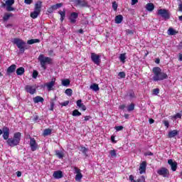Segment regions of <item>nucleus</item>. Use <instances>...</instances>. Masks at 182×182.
<instances>
[{
  "mask_svg": "<svg viewBox=\"0 0 182 182\" xmlns=\"http://www.w3.org/2000/svg\"><path fill=\"white\" fill-rule=\"evenodd\" d=\"M3 139L4 140H6V144L10 147H15L16 146H19L21 143V137H22V133L21 132H15L12 138H9V129L8 127H3Z\"/></svg>",
  "mask_w": 182,
  "mask_h": 182,
  "instance_id": "nucleus-1",
  "label": "nucleus"
},
{
  "mask_svg": "<svg viewBox=\"0 0 182 182\" xmlns=\"http://www.w3.org/2000/svg\"><path fill=\"white\" fill-rule=\"evenodd\" d=\"M152 72L154 73L153 80L154 82H159L160 80H164L168 77L167 73L161 72L160 67L153 68Z\"/></svg>",
  "mask_w": 182,
  "mask_h": 182,
  "instance_id": "nucleus-2",
  "label": "nucleus"
},
{
  "mask_svg": "<svg viewBox=\"0 0 182 182\" xmlns=\"http://www.w3.org/2000/svg\"><path fill=\"white\" fill-rule=\"evenodd\" d=\"M13 43L17 46L21 53H24L25 50L28 49V48H26V43L21 38H15L13 41Z\"/></svg>",
  "mask_w": 182,
  "mask_h": 182,
  "instance_id": "nucleus-3",
  "label": "nucleus"
},
{
  "mask_svg": "<svg viewBox=\"0 0 182 182\" xmlns=\"http://www.w3.org/2000/svg\"><path fill=\"white\" fill-rule=\"evenodd\" d=\"M38 61L40 62L42 69H43V70H46V65H50V63H52V58L45 57L43 54H41L38 56Z\"/></svg>",
  "mask_w": 182,
  "mask_h": 182,
  "instance_id": "nucleus-4",
  "label": "nucleus"
},
{
  "mask_svg": "<svg viewBox=\"0 0 182 182\" xmlns=\"http://www.w3.org/2000/svg\"><path fill=\"white\" fill-rule=\"evenodd\" d=\"M158 16H161L165 21L170 19V11L166 9H160L157 11Z\"/></svg>",
  "mask_w": 182,
  "mask_h": 182,
  "instance_id": "nucleus-5",
  "label": "nucleus"
},
{
  "mask_svg": "<svg viewBox=\"0 0 182 182\" xmlns=\"http://www.w3.org/2000/svg\"><path fill=\"white\" fill-rule=\"evenodd\" d=\"M91 60L95 63V65H97V66H100V63L102 62V60H100V55H97L95 53H91Z\"/></svg>",
  "mask_w": 182,
  "mask_h": 182,
  "instance_id": "nucleus-6",
  "label": "nucleus"
},
{
  "mask_svg": "<svg viewBox=\"0 0 182 182\" xmlns=\"http://www.w3.org/2000/svg\"><path fill=\"white\" fill-rule=\"evenodd\" d=\"M157 174H159V176H162V177L166 178L168 177L170 171H168V169H167V168L162 167L157 171Z\"/></svg>",
  "mask_w": 182,
  "mask_h": 182,
  "instance_id": "nucleus-7",
  "label": "nucleus"
},
{
  "mask_svg": "<svg viewBox=\"0 0 182 182\" xmlns=\"http://www.w3.org/2000/svg\"><path fill=\"white\" fill-rule=\"evenodd\" d=\"M63 6V3H58L56 4H54L53 6H50L47 10V12L48 14H53L54 11H56V9H59V8H62Z\"/></svg>",
  "mask_w": 182,
  "mask_h": 182,
  "instance_id": "nucleus-8",
  "label": "nucleus"
},
{
  "mask_svg": "<svg viewBox=\"0 0 182 182\" xmlns=\"http://www.w3.org/2000/svg\"><path fill=\"white\" fill-rule=\"evenodd\" d=\"M30 139V147L31 151H36L38 150V143H36V139L35 138L29 137Z\"/></svg>",
  "mask_w": 182,
  "mask_h": 182,
  "instance_id": "nucleus-9",
  "label": "nucleus"
},
{
  "mask_svg": "<svg viewBox=\"0 0 182 182\" xmlns=\"http://www.w3.org/2000/svg\"><path fill=\"white\" fill-rule=\"evenodd\" d=\"M24 89L26 92L30 93V95H35V93H36V87L35 85H27L25 86Z\"/></svg>",
  "mask_w": 182,
  "mask_h": 182,
  "instance_id": "nucleus-10",
  "label": "nucleus"
},
{
  "mask_svg": "<svg viewBox=\"0 0 182 182\" xmlns=\"http://www.w3.org/2000/svg\"><path fill=\"white\" fill-rule=\"evenodd\" d=\"M147 167V162L146 161H142L139 165V173L144 174L146 173V168Z\"/></svg>",
  "mask_w": 182,
  "mask_h": 182,
  "instance_id": "nucleus-11",
  "label": "nucleus"
},
{
  "mask_svg": "<svg viewBox=\"0 0 182 182\" xmlns=\"http://www.w3.org/2000/svg\"><path fill=\"white\" fill-rule=\"evenodd\" d=\"M79 17V14L76 12H73L70 14V17H69V21L70 23H76V20Z\"/></svg>",
  "mask_w": 182,
  "mask_h": 182,
  "instance_id": "nucleus-12",
  "label": "nucleus"
},
{
  "mask_svg": "<svg viewBox=\"0 0 182 182\" xmlns=\"http://www.w3.org/2000/svg\"><path fill=\"white\" fill-rule=\"evenodd\" d=\"M74 168L76 173L75 181L80 182L82 178H83V175H82V173H80V169L77 168V167H75Z\"/></svg>",
  "mask_w": 182,
  "mask_h": 182,
  "instance_id": "nucleus-13",
  "label": "nucleus"
},
{
  "mask_svg": "<svg viewBox=\"0 0 182 182\" xmlns=\"http://www.w3.org/2000/svg\"><path fill=\"white\" fill-rule=\"evenodd\" d=\"M73 2H75L77 5L82 6V8L87 7L88 4L86 0H72Z\"/></svg>",
  "mask_w": 182,
  "mask_h": 182,
  "instance_id": "nucleus-14",
  "label": "nucleus"
},
{
  "mask_svg": "<svg viewBox=\"0 0 182 182\" xmlns=\"http://www.w3.org/2000/svg\"><path fill=\"white\" fill-rule=\"evenodd\" d=\"M55 82H56L55 78L53 79L50 82L46 83V86L47 87V89L49 92H50V90H53V86H55Z\"/></svg>",
  "mask_w": 182,
  "mask_h": 182,
  "instance_id": "nucleus-15",
  "label": "nucleus"
},
{
  "mask_svg": "<svg viewBox=\"0 0 182 182\" xmlns=\"http://www.w3.org/2000/svg\"><path fill=\"white\" fill-rule=\"evenodd\" d=\"M168 164L171 166L172 171H176V170H177V162H173V159H168Z\"/></svg>",
  "mask_w": 182,
  "mask_h": 182,
  "instance_id": "nucleus-16",
  "label": "nucleus"
},
{
  "mask_svg": "<svg viewBox=\"0 0 182 182\" xmlns=\"http://www.w3.org/2000/svg\"><path fill=\"white\" fill-rule=\"evenodd\" d=\"M53 177L57 179L62 178V177H63V172H62V171H54Z\"/></svg>",
  "mask_w": 182,
  "mask_h": 182,
  "instance_id": "nucleus-17",
  "label": "nucleus"
},
{
  "mask_svg": "<svg viewBox=\"0 0 182 182\" xmlns=\"http://www.w3.org/2000/svg\"><path fill=\"white\" fill-rule=\"evenodd\" d=\"M76 103L77 106L83 112H85V110L87 109V107H86V106L84 105L83 103H82V100H77Z\"/></svg>",
  "mask_w": 182,
  "mask_h": 182,
  "instance_id": "nucleus-18",
  "label": "nucleus"
},
{
  "mask_svg": "<svg viewBox=\"0 0 182 182\" xmlns=\"http://www.w3.org/2000/svg\"><path fill=\"white\" fill-rule=\"evenodd\" d=\"M14 14L12 13H5L3 16V21L8 22L9 21V18H13Z\"/></svg>",
  "mask_w": 182,
  "mask_h": 182,
  "instance_id": "nucleus-19",
  "label": "nucleus"
},
{
  "mask_svg": "<svg viewBox=\"0 0 182 182\" xmlns=\"http://www.w3.org/2000/svg\"><path fill=\"white\" fill-rule=\"evenodd\" d=\"M178 134V131L177 129H174L172 131H170L168 134V137L169 139H173V137H176Z\"/></svg>",
  "mask_w": 182,
  "mask_h": 182,
  "instance_id": "nucleus-20",
  "label": "nucleus"
},
{
  "mask_svg": "<svg viewBox=\"0 0 182 182\" xmlns=\"http://www.w3.org/2000/svg\"><path fill=\"white\" fill-rule=\"evenodd\" d=\"M41 9H42V1H37L36 4H35L34 11L41 13Z\"/></svg>",
  "mask_w": 182,
  "mask_h": 182,
  "instance_id": "nucleus-21",
  "label": "nucleus"
},
{
  "mask_svg": "<svg viewBox=\"0 0 182 182\" xmlns=\"http://www.w3.org/2000/svg\"><path fill=\"white\" fill-rule=\"evenodd\" d=\"M34 103H43L45 102V99L41 96H36L33 98Z\"/></svg>",
  "mask_w": 182,
  "mask_h": 182,
  "instance_id": "nucleus-22",
  "label": "nucleus"
},
{
  "mask_svg": "<svg viewBox=\"0 0 182 182\" xmlns=\"http://www.w3.org/2000/svg\"><path fill=\"white\" fill-rule=\"evenodd\" d=\"M58 14L60 15L61 22H63V21H65V18H66V10L65 9L63 11L60 10Z\"/></svg>",
  "mask_w": 182,
  "mask_h": 182,
  "instance_id": "nucleus-23",
  "label": "nucleus"
},
{
  "mask_svg": "<svg viewBox=\"0 0 182 182\" xmlns=\"http://www.w3.org/2000/svg\"><path fill=\"white\" fill-rule=\"evenodd\" d=\"M146 9L149 11V12L154 11V4L153 3H148L146 5Z\"/></svg>",
  "mask_w": 182,
  "mask_h": 182,
  "instance_id": "nucleus-24",
  "label": "nucleus"
},
{
  "mask_svg": "<svg viewBox=\"0 0 182 182\" xmlns=\"http://www.w3.org/2000/svg\"><path fill=\"white\" fill-rule=\"evenodd\" d=\"M16 70V65L13 64L7 68V73H14Z\"/></svg>",
  "mask_w": 182,
  "mask_h": 182,
  "instance_id": "nucleus-25",
  "label": "nucleus"
},
{
  "mask_svg": "<svg viewBox=\"0 0 182 182\" xmlns=\"http://www.w3.org/2000/svg\"><path fill=\"white\" fill-rule=\"evenodd\" d=\"M17 76H22L25 73V68L23 67H20L16 70Z\"/></svg>",
  "mask_w": 182,
  "mask_h": 182,
  "instance_id": "nucleus-26",
  "label": "nucleus"
},
{
  "mask_svg": "<svg viewBox=\"0 0 182 182\" xmlns=\"http://www.w3.org/2000/svg\"><path fill=\"white\" fill-rule=\"evenodd\" d=\"M55 154L58 157V159H63L65 157V154H63V151H59V150H55Z\"/></svg>",
  "mask_w": 182,
  "mask_h": 182,
  "instance_id": "nucleus-27",
  "label": "nucleus"
},
{
  "mask_svg": "<svg viewBox=\"0 0 182 182\" xmlns=\"http://www.w3.org/2000/svg\"><path fill=\"white\" fill-rule=\"evenodd\" d=\"M123 22V16L119 14L115 17V23H122Z\"/></svg>",
  "mask_w": 182,
  "mask_h": 182,
  "instance_id": "nucleus-28",
  "label": "nucleus"
},
{
  "mask_svg": "<svg viewBox=\"0 0 182 182\" xmlns=\"http://www.w3.org/2000/svg\"><path fill=\"white\" fill-rule=\"evenodd\" d=\"M39 14H41L39 11H36V10H34V11L31 13L30 16L33 19H36V18L39 16Z\"/></svg>",
  "mask_w": 182,
  "mask_h": 182,
  "instance_id": "nucleus-29",
  "label": "nucleus"
},
{
  "mask_svg": "<svg viewBox=\"0 0 182 182\" xmlns=\"http://www.w3.org/2000/svg\"><path fill=\"white\" fill-rule=\"evenodd\" d=\"M55 101H56V97L51 99V101L50 102V105L49 110H50L51 112H53V109L55 107Z\"/></svg>",
  "mask_w": 182,
  "mask_h": 182,
  "instance_id": "nucleus-30",
  "label": "nucleus"
},
{
  "mask_svg": "<svg viewBox=\"0 0 182 182\" xmlns=\"http://www.w3.org/2000/svg\"><path fill=\"white\" fill-rule=\"evenodd\" d=\"M39 42H41V40L38 38L27 41L28 45H33V43H39Z\"/></svg>",
  "mask_w": 182,
  "mask_h": 182,
  "instance_id": "nucleus-31",
  "label": "nucleus"
},
{
  "mask_svg": "<svg viewBox=\"0 0 182 182\" xmlns=\"http://www.w3.org/2000/svg\"><path fill=\"white\" fill-rule=\"evenodd\" d=\"M72 116L74 117H77L79 116H82V112H79L78 109H74L72 113Z\"/></svg>",
  "mask_w": 182,
  "mask_h": 182,
  "instance_id": "nucleus-32",
  "label": "nucleus"
},
{
  "mask_svg": "<svg viewBox=\"0 0 182 182\" xmlns=\"http://www.w3.org/2000/svg\"><path fill=\"white\" fill-rule=\"evenodd\" d=\"M119 60L122 63H126V53H121L119 55Z\"/></svg>",
  "mask_w": 182,
  "mask_h": 182,
  "instance_id": "nucleus-33",
  "label": "nucleus"
},
{
  "mask_svg": "<svg viewBox=\"0 0 182 182\" xmlns=\"http://www.w3.org/2000/svg\"><path fill=\"white\" fill-rule=\"evenodd\" d=\"M90 89H92L94 90V92H97L100 90L99 85H97V84H92L90 85Z\"/></svg>",
  "mask_w": 182,
  "mask_h": 182,
  "instance_id": "nucleus-34",
  "label": "nucleus"
},
{
  "mask_svg": "<svg viewBox=\"0 0 182 182\" xmlns=\"http://www.w3.org/2000/svg\"><path fill=\"white\" fill-rule=\"evenodd\" d=\"M62 85H63V86H65V87L69 86V85H70V80H69V79L63 80Z\"/></svg>",
  "mask_w": 182,
  "mask_h": 182,
  "instance_id": "nucleus-35",
  "label": "nucleus"
},
{
  "mask_svg": "<svg viewBox=\"0 0 182 182\" xmlns=\"http://www.w3.org/2000/svg\"><path fill=\"white\" fill-rule=\"evenodd\" d=\"M182 116V110L180 112V113H176L175 115L172 116V119H174V120H177V119H181Z\"/></svg>",
  "mask_w": 182,
  "mask_h": 182,
  "instance_id": "nucleus-36",
  "label": "nucleus"
},
{
  "mask_svg": "<svg viewBox=\"0 0 182 182\" xmlns=\"http://www.w3.org/2000/svg\"><path fill=\"white\" fill-rule=\"evenodd\" d=\"M65 95H67V96H72V95H73V90H72V89L70 88H68L67 90H65Z\"/></svg>",
  "mask_w": 182,
  "mask_h": 182,
  "instance_id": "nucleus-37",
  "label": "nucleus"
},
{
  "mask_svg": "<svg viewBox=\"0 0 182 182\" xmlns=\"http://www.w3.org/2000/svg\"><path fill=\"white\" fill-rule=\"evenodd\" d=\"M168 35H176L177 32L173 28H169L168 30Z\"/></svg>",
  "mask_w": 182,
  "mask_h": 182,
  "instance_id": "nucleus-38",
  "label": "nucleus"
},
{
  "mask_svg": "<svg viewBox=\"0 0 182 182\" xmlns=\"http://www.w3.org/2000/svg\"><path fill=\"white\" fill-rule=\"evenodd\" d=\"M133 110H134V103H131L127 107V112H133Z\"/></svg>",
  "mask_w": 182,
  "mask_h": 182,
  "instance_id": "nucleus-39",
  "label": "nucleus"
},
{
  "mask_svg": "<svg viewBox=\"0 0 182 182\" xmlns=\"http://www.w3.org/2000/svg\"><path fill=\"white\" fill-rule=\"evenodd\" d=\"M52 134V129H46L43 132L44 136H49V134Z\"/></svg>",
  "mask_w": 182,
  "mask_h": 182,
  "instance_id": "nucleus-40",
  "label": "nucleus"
},
{
  "mask_svg": "<svg viewBox=\"0 0 182 182\" xmlns=\"http://www.w3.org/2000/svg\"><path fill=\"white\" fill-rule=\"evenodd\" d=\"M6 4L7 6H12L15 4V0H7Z\"/></svg>",
  "mask_w": 182,
  "mask_h": 182,
  "instance_id": "nucleus-41",
  "label": "nucleus"
},
{
  "mask_svg": "<svg viewBox=\"0 0 182 182\" xmlns=\"http://www.w3.org/2000/svg\"><path fill=\"white\" fill-rule=\"evenodd\" d=\"M39 75V73L38 72V70H33V75H32V77L33 79H36V77H38V75Z\"/></svg>",
  "mask_w": 182,
  "mask_h": 182,
  "instance_id": "nucleus-42",
  "label": "nucleus"
},
{
  "mask_svg": "<svg viewBox=\"0 0 182 182\" xmlns=\"http://www.w3.org/2000/svg\"><path fill=\"white\" fill-rule=\"evenodd\" d=\"M80 151H82V153L83 154H86V153H87V148H86V147H85V146H80Z\"/></svg>",
  "mask_w": 182,
  "mask_h": 182,
  "instance_id": "nucleus-43",
  "label": "nucleus"
},
{
  "mask_svg": "<svg viewBox=\"0 0 182 182\" xmlns=\"http://www.w3.org/2000/svg\"><path fill=\"white\" fill-rule=\"evenodd\" d=\"M118 76H119V77H121V79H124V77H126V73L119 72L118 74Z\"/></svg>",
  "mask_w": 182,
  "mask_h": 182,
  "instance_id": "nucleus-44",
  "label": "nucleus"
},
{
  "mask_svg": "<svg viewBox=\"0 0 182 182\" xmlns=\"http://www.w3.org/2000/svg\"><path fill=\"white\" fill-rule=\"evenodd\" d=\"M69 103H70V102H69V100H68V101H65L64 102H61V103L60 102V105L61 107H63L68 106L69 105Z\"/></svg>",
  "mask_w": 182,
  "mask_h": 182,
  "instance_id": "nucleus-45",
  "label": "nucleus"
},
{
  "mask_svg": "<svg viewBox=\"0 0 182 182\" xmlns=\"http://www.w3.org/2000/svg\"><path fill=\"white\" fill-rule=\"evenodd\" d=\"M109 154L111 156V157H116L117 154H116V150L113 149V150H111L109 151Z\"/></svg>",
  "mask_w": 182,
  "mask_h": 182,
  "instance_id": "nucleus-46",
  "label": "nucleus"
},
{
  "mask_svg": "<svg viewBox=\"0 0 182 182\" xmlns=\"http://www.w3.org/2000/svg\"><path fill=\"white\" fill-rule=\"evenodd\" d=\"M152 92H153V95H159V93H160V89L155 88L153 90Z\"/></svg>",
  "mask_w": 182,
  "mask_h": 182,
  "instance_id": "nucleus-47",
  "label": "nucleus"
},
{
  "mask_svg": "<svg viewBox=\"0 0 182 182\" xmlns=\"http://www.w3.org/2000/svg\"><path fill=\"white\" fill-rule=\"evenodd\" d=\"M129 97L131 99H136V95L134 94V92L131 91L129 95Z\"/></svg>",
  "mask_w": 182,
  "mask_h": 182,
  "instance_id": "nucleus-48",
  "label": "nucleus"
},
{
  "mask_svg": "<svg viewBox=\"0 0 182 182\" xmlns=\"http://www.w3.org/2000/svg\"><path fill=\"white\" fill-rule=\"evenodd\" d=\"M117 3L116 1L112 2V8L114 11H117Z\"/></svg>",
  "mask_w": 182,
  "mask_h": 182,
  "instance_id": "nucleus-49",
  "label": "nucleus"
},
{
  "mask_svg": "<svg viewBox=\"0 0 182 182\" xmlns=\"http://www.w3.org/2000/svg\"><path fill=\"white\" fill-rule=\"evenodd\" d=\"M6 11H8V12H11L12 11H15V9L12 7V6H7Z\"/></svg>",
  "mask_w": 182,
  "mask_h": 182,
  "instance_id": "nucleus-50",
  "label": "nucleus"
},
{
  "mask_svg": "<svg viewBox=\"0 0 182 182\" xmlns=\"http://www.w3.org/2000/svg\"><path fill=\"white\" fill-rule=\"evenodd\" d=\"M92 119V116L90 115H86L84 117V122H89Z\"/></svg>",
  "mask_w": 182,
  "mask_h": 182,
  "instance_id": "nucleus-51",
  "label": "nucleus"
},
{
  "mask_svg": "<svg viewBox=\"0 0 182 182\" xmlns=\"http://www.w3.org/2000/svg\"><path fill=\"white\" fill-rule=\"evenodd\" d=\"M137 181L139 182H145L146 181V178H144V176H140L138 179Z\"/></svg>",
  "mask_w": 182,
  "mask_h": 182,
  "instance_id": "nucleus-52",
  "label": "nucleus"
},
{
  "mask_svg": "<svg viewBox=\"0 0 182 182\" xmlns=\"http://www.w3.org/2000/svg\"><path fill=\"white\" fill-rule=\"evenodd\" d=\"M133 33H134V31H133V30H126V35H133Z\"/></svg>",
  "mask_w": 182,
  "mask_h": 182,
  "instance_id": "nucleus-53",
  "label": "nucleus"
},
{
  "mask_svg": "<svg viewBox=\"0 0 182 182\" xmlns=\"http://www.w3.org/2000/svg\"><path fill=\"white\" fill-rule=\"evenodd\" d=\"M164 126H166V127L167 129H168V127H169V126H170V123L168 122V121L164 120Z\"/></svg>",
  "mask_w": 182,
  "mask_h": 182,
  "instance_id": "nucleus-54",
  "label": "nucleus"
},
{
  "mask_svg": "<svg viewBox=\"0 0 182 182\" xmlns=\"http://www.w3.org/2000/svg\"><path fill=\"white\" fill-rule=\"evenodd\" d=\"M123 129V126H117V127H115V130L117 132H120V130H122Z\"/></svg>",
  "mask_w": 182,
  "mask_h": 182,
  "instance_id": "nucleus-55",
  "label": "nucleus"
},
{
  "mask_svg": "<svg viewBox=\"0 0 182 182\" xmlns=\"http://www.w3.org/2000/svg\"><path fill=\"white\" fill-rule=\"evenodd\" d=\"M25 4H27V5H31L32 4V0H24Z\"/></svg>",
  "mask_w": 182,
  "mask_h": 182,
  "instance_id": "nucleus-56",
  "label": "nucleus"
},
{
  "mask_svg": "<svg viewBox=\"0 0 182 182\" xmlns=\"http://www.w3.org/2000/svg\"><path fill=\"white\" fill-rule=\"evenodd\" d=\"M178 11L180 12H182V2L181 1V4H178Z\"/></svg>",
  "mask_w": 182,
  "mask_h": 182,
  "instance_id": "nucleus-57",
  "label": "nucleus"
},
{
  "mask_svg": "<svg viewBox=\"0 0 182 182\" xmlns=\"http://www.w3.org/2000/svg\"><path fill=\"white\" fill-rule=\"evenodd\" d=\"M39 121V116L36 115L33 118V122H38Z\"/></svg>",
  "mask_w": 182,
  "mask_h": 182,
  "instance_id": "nucleus-58",
  "label": "nucleus"
},
{
  "mask_svg": "<svg viewBox=\"0 0 182 182\" xmlns=\"http://www.w3.org/2000/svg\"><path fill=\"white\" fill-rule=\"evenodd\" d=\"M129 180L130 181L134 182V176L133 175L129 176Z\"/></svg>",
  "mask_w": 182,
  "mask_h": 182,
  "instance_id": "nucleus-59",
  "label": "nucleus"
},
{
  "mask_svg": "<svg viewBox=\"0 0 182 182\" xmlns=\"http://www.w3.org/2000/svg\"><path fill=\"white\" fill-rule=\"evenodd\" d=\"M137 2H139V0H132V5H136V4H137Z\"/></svg>",
  "mask_w": 182,
  "mask_h": 182,
  "instance_id": "nucleus-60",
  "label": "nucleus"
},
{
  "mask_svg": "<svg viewBox=\"0 0 182 182\" xmlns=\"http://www.w3.org/2000/svg\"><path fill=\"white\" fill-rule=\"evenodd\" d=\"M16 176H17V177H21L22 176V172L18 171L16 172Z\"/></svg>",
  "mask_w": 182,
  "mask_h": 182,
  "instance_id": "nucleus-61",
  "label": "nucleus"
},
{
  "mask_svg": "<svg viewBox=\"0 0 182 182\" xmlns=\"http://www.w3.org/2000/svg\"><path fill=\"white\" fill-rule=\"evenodd\" d=\"M111 141H112V143H117V141L114 140V136H111Z\"/></svg>",
  "mask_w": 182,
  "mask_h": 182,
  "instance_id": "nucleus-62",
  "label": "nucleus"
},
{
  "mask_svg": "<svg viewBox=\"0 0 182 182\" xmlns=\"http://www.w3.org/2000/svg\"><path fill=\"white\" fill-rule=\"evenodd\" d=\"M153 123H154V119H149V124H153Z\"/></svg>",
  "mask_w": 182,
  "mask_h": 182,
  "instance_id": "nucleus-63",
  "label": "nucleus"
},
{
  "mask_svg": "<svg viewBox=\"0 0 182 182\" xmlns=\"http://www.w3.org/2000/svg\"><path fill=\"white\" fill-rule=\"evenodd\" d=\"M179 60L182 62V54L179 53Z\"/></svg>",
  "mask_w": 182,
  "mask_h": 182,
  "instance_id": "nucleus-64",
  "label": "nucleus"
}]
</instances>
